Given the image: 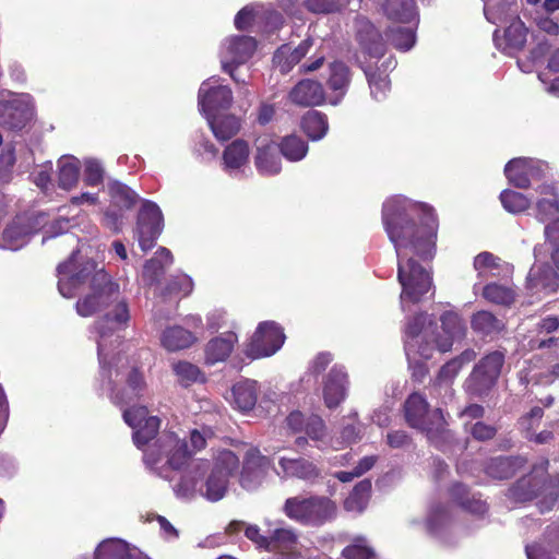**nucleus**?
Segmentation results:
<instances>
[{
    "mask_svg": "<svg viewBox=\"0 0 559 559\" xmlns=\"http://www.w3.org/2000/svg\"><path fill=\"white\" fill-rule=\"evenodd\" d=\"M58 289L66 298H72L76 290L91 278V292L76 301V312L91 317L98 311L104 314L96 320L91 333L97 343L102 388L110 400L120 406L136 400L144 390L142 373L135 367H128V359L114 350L120 344L121 332L131 319L129 305L121 295L119 285L104 270L96 271V264L73 252L70 259L57 267Z\"/></svg>",
    "mask_w": 559,
    "mask_h": 559,
    "instance_id": "f257e3e1",
    "label": "nucleus"
},
{
    "mask_svg": "<svg viewBox=\"0 0 559 559\" xmlns=\"http://www.w3.org/2000/svg\"><path fill=\"white\" fill-rule=\"evenodd\" d=\"M382 223L397 258V281L402 287L401 308L418 304L432 288L430 273L416 260L429 261L436 253L438 219L427 204L402 195L385 200Z\"/></svg>",
    "mask_w": 559,
    "mask_h": 559,
    "instance_id": "f03ea898",
    "label": "nucleus"
},
{
    "mask_svg": "<svg viewBox=\"0 0 559 559\" xmlns=\"http://www.w3.org/2000/svg\"><path fill=\"white\" fill-rule=\"evenodd\" d=\"M123 419L133 430L134 444L143 450L145 465L167 480H171V471H180L206 444L204 435L197 429L190 432V447L186 437L181 438L175 431H164L150 443L158 432L160 420L157 416H147V409L143 406L124 409Z\"/></svg>",
    "mask_w": 559,
    "mask_h": 559,
    "instance_id": "7ed1b4c3",
    "label": "nucleus"
},
{
    "mask_svg": "<svg viewBox=\"0 0 559 559\" xmlns=\"http://www.w3.org/2000/svg\"><path fill=\"white\" fill-rule=\"evenodd\" d=\"M442 333H439L437 323L427 313H419L408 319L405 328L404 348L408 361L419 366V360L431 358L433 350L447 353L451 350L454 342L465 337L467 328L462 316L454 310H447L440 316Z\"/></svg>",
    "mask_w": 559,
    "mask_h": 559,
    "instance_id": "20e7f679",
    "label": "nucleus"
},
{
    "mask_svg": "<svg viewBox=\"0 0 559 559\" xmlns=\"http://www.w3.org/2000/svg\"><path fill=\"white\" fill-rule=\"evenodd\" d=\"M239 459L229 450H222L214 457L210 475L203 483L209 464L203 460H192V456L182 466L186 467L178 484L174 485L175 495L181 499H191L198 492L210 501L221 500L229 484V477L238 469Z\"/></svg>",
    "mask_w": 559,
    "mask_h": 559,
    "instance_id": "39448f33",
    "label": "nucleus"
},
{
    "mask_svg": "<svg viewBox=\"0 0 559 559\" xmlns=\"http://www.w3.org/2000/svg\"><path fill=\"white\" fill-rule=\"evenodd\" d=\"M283 512L288 519L302 525L321 526L335 518L336 504L323 496H296L286 499Z\"/></svg>",
    "mask_w": 559,
    "mask_h": 559,
    "instance_id": "423d86ee",
    "label": "nucleus"
},
{
    "mask_svg": "<svg viewBox=\"0 0 559 559\" xmlns=\"http://www.w3.org/2000/svg\"><path fill=\"white\" fill-rule=\"evenodd\" d=\"M404 417L407 425L417 429L429 439L444 430L445 420L440 408L429 411L426 399L419 393L411 394L404 403Z\"/></svg>",
    "mask_w": 559,
    "mask_h": 559,
    "instance_id": "0eeeda50",
    "label": "nucleus"
},
{
    "mask_svg": "<svg viewBox=\"0 0 559 559\" xmlns=\"http://www.w3.org/2000/svg\"><path fill=\"white\" fill-rule=\"evenodd\" d=\"M255 49L257 41L253 37L235 35L225 38L219 50L222 70L228 73L235 83L246 85L247 76L240 75L236 70L249 61Z\"/></svg>",
    "mask_w": 559,
    "mask_h": 559,
    "instance_id": "6e6552de",
    "label": "nucleus"
},
{
    "mask_svg": "<svg viewBox=\"0 0 559 559\" xmlns=\"http://www.w3.org/2000/svg\"><path fill=\"white\" fill-rule=\"evenodd\" d=\"M504 364V353L495 350L486 355L473 369L465 381L466 392L475 397L489 393L496 384Z\"/></svg>",
    "mask_w": 559,
    "mask_h": 559,
    "instance_id": "1a4fd4ad",
    "label": "nucleus"
},
{
    "mask_svg": "<svg viewBox=\"0 0 559 559\" xmlns=\"http://www.w3.org/2000/svg\"><path fill=\"white\" fill-rule=\"evenodd\" d=\"M285 342L283 329L274 321H265L258 325L246 355L251 359L270 357L281 349Z\"/></svg>",
    "mask_w": 559,
    "mask_h": 559,
    "instance_id": "9d476101",
    "label": "nucleus"
},
{
    "mask_svg": "<svg viewBox=\"0 0 559 559\" xmlns=\"http://www.w3.org/2000/svg\"><path fill=\"white\" fill-rule=\"evenodd\" d=\"M163 214L159 206L148 200L141 204L135 234L140 248L145 252L152 249L163 230Z\"/></svg>",
    "mask_w": 559,
    "mask_h": 559,
    "instance_id": "9b49d317",
    "label": "nucleus"
},
{
    "mask_svg": "<svg viewBox=\"0 0 559 559\" xmlns=\"http://www.w3.org/2000/svg\"><path fill=\"white\" fill-rule=\"evenodd\" d=\"M110 205L105 213V224L114 231H119L123 225L124 212L136 203L138 194L120 181L108 182Z\"/></svg>",
    "mask_w": 559,
    "mask_h": 559,
    "instance_id": "f8f14e48",
    "label": "nucleus"
},
{
    "mask_svg": "<svg viewBox=\"0 0 559 559\" xmlns=\"http://www.w3.org/2000/svg\"><path fill=\"white\" fill-rule=\"evenodd\" d=\"M198 99L200 111L205 117L213 116L231 106L233 92L227 85L221 83L219 78L213 76L201 84Z\"/></svg>",
    "mask_w": 559,
    "mask_h": 559,
    "instance_id": "ddd939ff",
    "label": "nucleus"
},
{
    "mask_svg": "<svg viewBox=\"0 0 559 559\" xmlns=\"http://www.w3.org/2000/svg\"><path fill=\"white\" fill-rule=\"evenodd\" d=\"M34 116L33 97L22 93L13 95L8 100L0 102V126L21 130Z\"/></svg>",
    "mask_w": 559,
    "mask_h": 559,
    "instance_id": "4468645a",
    "label": "nucleus"
},
{
    "mask_svg": "<svg viewBox=\"0 0 559 559\" xmlns=\"http://www.w3.org/2000/svg\"><path fill=\"white\" fill-rule=\"evenodd\" d=\"M277 465L275 473L282 479L296 478L312 485L323 478L321 468L313 461L302 456L280 455Z\"/></svg>",
    "mask_w": 559,
    "mask_h": 559,
    "instance_id": "2eb2a0df",
    "label": "nucleus"
},
{
    "mask_svg": "<svg viewBox=\"0 0 559 559\" xmlns=\"http://www.w3.org/2000/svg\"><path fill=\"white\" fill-rule=\"evenodd\" d=\"M249 144L237 139L228 144L223 152V170L233 178L247 177L249 167Z\"/></svg>",
    "mask_w": 559,
    "mask_h": 559,
    "instance_id": "dca6fc26",
    "label": "nucleus"
},
{
    "mask_svg": "<svg viewBox=\"0 0 559 559\" xmlns=\"http://www.w3.org/2000/svg\"><path fill=\"white\" fill-rule=\"evenodd\" d=\"M348 376L344 367L335 365L324 377L322 396L328 408L332 409L343 403L348 390Z\"/></svg>",
    "mask_w": 559,
    "mask_h": 559,
    "instance_id": "f3484780",
    "label": "nucleus"
},
{
    "mask_svg": "<svg viewBox=\"0 0 559 559\" xmlns=\"http://www.w3.org/2000/svg\"><path fill=\"white\" fill-rule=\"evenodd\" d=\"M269 466V459L258 449L248 450L240 473L241 487L247 490L257 489L262 484Z\"/></svg>",
    "mask_w": 559,
    "mask_h": 559,
    "instance_id": "a211bd4d",
    "label": "nucleus"
},
{
    "mask_svg": "<svg viewBox=\"0 0 559 559\" xmlns=\"http://www.w3.org/2000/svg\"><path fill=\"white\" fill-rule=\"evenodd\" d=\"M267 551L277 555L275 559H298L299 552L296 551L298 535L292 527L276 526L269 527Z\"/></svg>",
    "mask_w": 559,
    "mask_h": 559,
    "instance_id": "6ab92c4d",
    "label": "nucleus"
},
{
    "mask_svg": "<svg viewBox=\"0 0 559 559\" xmlns=\"http://www.w3.org/2000/svg\"><path fill=\"white\" fill-rule=\"evenodd\" d=\"M35 231L36 228L31 216H16L3 230V248L12 251L23 248Z\"/></svg>",
    "mask_w": 559,
    "mask_h": 559,
    "instance_id": "aec40b11",
    "label": "nucleus"
},
{
    "mask_svg": "<svg viewBox=\"0 0 559 559\" xmlns=\"http://www.w3.org/2000/svg\"><path fill=\"white\" fill-rule=\"evenodd\" d=\"M527 288L533 294L549 296L559 289V272L552 270L549 264L535 263L527 276Z\"/></svg>",
    "mask_w": 559,
    "mask_h": 559,
    "instance_id": "412c9836",
    "label": "nucleus"
},
{
    "mask_svg": "<svg viewBox=\"0 0 559 559\" xmlns=\"http://www.w3.org/2000/svg\"><path fill=\"white\" fill-rule=\"evenodd\" d=\"M396 67V61L393 57H389L382 61L380 67L373 69L371 66L365 67L364 72L367 78L370 94L376 100H382L386 97L390 91L389 72Z\"/></svg>",
    "mask_w": 559,
    "mask_h": 559,
    "instance_id": "4be33fe9",
    "label": "nucleus"
},
{
    "mask_svg": "<svg viewBox=\"0 0 559 559\" xmlns=\"http://www.w3.org/2000/svg\"><path fill=\"white\" fill-rule=\"evenodd\" d=\"M504 174L516 188H528L531 180L538 174L537 162L527 157L513 158L506 165Z\"/></svg>",
    "mask_w": 559,
    "mask_h": 559,
    "instance_id": "5701e85b",
    "label": "nucleus"
},
{
    "mask_svg": "<svg viewBox=\"0 0 559 559\" xmlns=\"http://www.w3.org/2000/svg\"><path fill=\"white\" fill-rule=\"evenodd\" d=\"M254 165L262 176H275L282 169L281 158L277 155V147L266 139L257 141Z\"/></svg>",
    "mask_w": 559,
    "mask_h": 559,
    "instance_id": "b1692460",
    "label": "nucleus"
},
{
    "mask_svg": "<svg viewBox=\"0 0 559 559\" xmlns=\"http://www.w3.org/2000/svg\"><path fill=\"white\" fill-rule=\"evenodd\" d=\"M526 38L527 28L518 16L510 21V25L504 31L502 38L499 37L498 29L493 33L496 46L507 53L522 49L526 43Z\"/></svg>",
    "mask_w": 559,
    "mask_h": 559,
    "instance_id": "393cba45",
    "label": "nucleus"
},
{
    "mask_svg": "<svg viewBox=\"0 0 559 559\" xmlns=\"http://www.w3.org/2000/svg\"><path fill=\"white\" fill-rule=\"evenodd\" d=\"M238 342V336L235 332L228 331L218 336L211 338L205 346V362L207 365H215L225 361L234 350Z\"/></svg>",
    "mask_w": 559,
    "mask_h": 559,
    "instance_id": "a878e982",
    "label": "nucleus"
},
{
    "mask_svg": "<svg viewBox=\"0 0 559 559\" xmlns=\"http://www.w3.org/2000/svg\"><path fill=\"white\" fill-rule=\"evenodd\" d=\"M357 39L362 49L373 58H381L385 52V44L378 29L367 20H357Z\"/></svg>",
    "mask_w": 559,
    "mask_h": 559,
    "instance_id": "bb28decb",
    "label": "nucleus"
},
{
    "mask_svg": "<svg viewBox=\"0 0 559 559\" xmlns=\"http://www.w3.org/2000/svg\"><path fill=\"white\" fill-rule=\"evenodd\" d=\"M94 559H150L136 549L119 538L103 540L96 548Z\"/></svg>",
    "mask_w": 559,
    "mask_h": 559,
    "instance_id": "cd10ccee",
    "label": "nucleus"
},
{
    "mask_svg": "<svg viewBox=\"0 0 559 559\" xmlns=\"http://www.w3.org/2000/svg\"><path fill=\"white\" fill-rule=\"evenodd\" d=\"M312 44V39L307 37L295 48H293L290 45L281 46L274 53V66L278 68L282 73L289 72L293 67L309 52Z\"/></svg>",
    "mask_w": 559,
    "mask_h": 559,
    "instance_id": "c85d7f7f",
    "label": "nucleus"
},
{
    "mask_svg": "<svg viewBox=\"0 0 559 559\" xmlns=\"http://www.w3.org/2000/svg\"><path fill=\"white\" fill-rule=\"evenodd\" d=\"M289 99L299 106H319L324 102V90L317 81L301 80L289 92Z\"/></svg>",
    "mask_w": 559,
    "mask_h": 559,
    "instance_id": "c756f323",
    "label": "nucleus"
},
{
    "mask_svg": "<svg viewBox=\"0 0 559 559\" xmlns=\"http://www.w3.org/2000/svg\"><path fill=\"white\" fill-rule=\"evenodd\" d=\"M258 394V381L252 379H241L231 386V403L235 408L240 412H249L255 406Z\"/></svg>",
    "mask_w": 559,
    "mask_h": 559,
    "instance_id": "7c9ffc66",
    "label": "nucleus"
},
{
    "mask_svg": "<svg viewBox=\"0 0 559 559\" xmlns=\"http://www.w3.org/2000/svg\"><path fill=\"white\" fill-rule=\"evenodd\" d=\"M537 191L540 197L536 202V218L544 223L559 214V195L550 183L542 185Z\"/></svg>",
    "mask_w": 559,
    "mask_h": 559,
    "instance_id": "2f4dec72",
    "label": "nucleus"
},
{
    "mask_svg": "<svg viewBox=\"0 0 559 559\" xmlns=\"http://www.w3.org/2000/svg\"><path fill=\"white\" fill-rule=\"evenodd\" d=\"M350 82V74L348 67L340 61L330 64V75L328 79L329 88L335 93L334 96L329 98L331 105H337L346 94L347 87Z\"/></svg>",
    "mask_w": 559,
    "mask_h": 559,
    "instance_id": "473e14b6",
    "label": "nucleus"
},
{
    "mask_svg": "<svg viewBox=\"0 0 559 559\" xmlns=\"http://www.w3.org/2000/svg\"><path fill=\"white\" fill-rule=\"evenodd\" d=\"M473 332L481 337L493 338L506 328L504 322L487 310H479L471 317Z\"/></svg>",
    "mask_w": 559,
    "mask_h": 559,
    "instance_id": "72a5a7b5",
    "label": "nucleus"
},
{
    "mask_svg": "<svg viewBox=\"0 0 559 559\" xmlns=\"http://www.w3.org/2000/svg\"><path fill=\"white\" fill-rule=\"evenodd\" d=\"M383 12L391 21L400 23H418V10L414 0H386Z\"/></svg>",
    "mask_w": 559,
    "mask_h": 559,
    "instance_id": "f704fd0d",
    "label": "nucleus"
},
{
    "mask_svg": "<svg viewBox=\"0 0 559 559\" xmlns=\"http://www.w3.org/2000/svg\"><path fill=\"white\" fill-rule=\"evenodd\" d=\"M484 14L492 24H503L518 15V7L511 0H483Z\"/></svg>",
    "mask_w": 559,
    "mask_h": 559,
    "instance_id": "c9c22d12",
    "label": "nucleus"
},
{
    "mask_svg": "<svg viewBox=\"0 0 559 559\" xmlns=\"http://www.w3.org/2000/svg\"><path fill=\"white\" fill-rule=\"evenodd\" d=\"M197 342V336L189 330L173 325L166 328L160 336V343L169 352H177L190 347Z\"/></svg>",
    "mask_w": 559,
    "mask_h": 559,
    "instance_id": "e433bc0d",
    "label": "nucleus"
},
{
    "mask_svg": "<svg viewBox=\"0 0 559 559\" xmlns=\"http://www.w3.org/2000/svg\"><path fill=\"white\" fill-rule=\"evenodd\" d=\"M205 118L213 134L219 141L229 140L240 129L239 119L230 114H215Z\"/></svg>",
    "mask_w": 559,
    "mask_h": 559,
    "instance_id": "4c0bfd02",
    "label": "nucleus"
},
{
    "mask_svg": "<svg viewBox=\"0 0 559 559\" xmlns=\"http://www.w3.org/2000/svg\"><path fill=\"white\" fill-rule=\"evenodd\" d=\"M451 523V516L447 506L433 504L425 522L427 533L436 538H442Z\"/></svg>",
    "mask_w": 559,
    "mask_h": 559,
    "instance_id": "58836bf2",
    "label": "nucleus"
},
{
    "mask_svg": "<svg viewBox=\"0 0 559 559\" xmlns=\"http://www.w3.org/2000/svg\"><path fill=\"white\" fill-rule=\"evenodd\" d=\"M173 263V254L167 248H159L156 255L144 264L142 277L143 281L153 285L158 282L159 277L164 273V269Z\"/></svg>",
    "mask_w": 559,
    "mask_h": 559,
    "instance_id": "ea45409f",
    "label": "nucleus"
},
{
    "mask_svg": "<svg viewBox=\"0 0 559 559\" xmlns=\"http://www.w3.org/2000/svg\"><path fill=\"white\" fill-rule=\"evenodd\" d=\"M547 546L539 544L527 545V559H554L551 552L559 554V524H554L546 532Z\"/></svg>",
    "mask_w": 559,
    "mask_h": 559,
    "instance_id": "a19ab883",
    "label": "nucleus"
},
{
    "mask_svg": "<svg viewBox=\"0 0 559 559\" xmlns=\"http://www.w3.org/2000/svg\"><path fill=\"white\" fill-rule=\"evenodd\" d=\"M80 160L74 156H62L58 160V183L61 189L71 190L79 181Z\"/></svg>",
    "mask_w": 559,
    "mask_h": 559,
    "instance_id": "79ce46f5",
    "label": "nucleus"
},
{
    "mask_svg": "<svg viewBox=\"0 0 559 559\" xmlns=\"http://www.w3.org/2000/svg\"><path fill=\"white\" fill-rule=\"evenodd\" d=\"M301 128L310 140L319 141L328 133V118L320 111L310 110L302 117Z\"/></svg>",
    "mask_w": 559,
    "mask_h": 559,
    "instance_id": "37998d69",
    "label": "nucleus"
},
{
    "mask_svg": "<svg viewBox=\"0 0 559 559\" xmlns=\"http://www.w3.org/2000/svg\"><path fill=\"white\" fill-rule=\"evenodd\" d=\"M371 481L364 479L359 481L344 501V509L353 513H361L370 498Z\"/></svg>",
    "mask_w": 559,
    "mask_h": 559,
    "instance_id": "c03bdc74",
    "label": "nucleus"
},
{
    "mask_svg": "<svg viewBox=\"0 0 559 559\" xmlns=\"http://www.w3.org/2000/svg\"><path fill=\"white\" fill-rule=\"evenodd\" d=\"M451 496L464 510L474 514H484L487 511V504L479 497L472 495L469 497L467 488L462 484H455L451 488Z\"/></svg>",
    "mask_w": 559,
    "mask_h": 559,
    "instance_id": "a18cd8bd",
    "label": "nucleus"
},
{
    "mask_svg": "<svg viewBox=\"0 0 559 559\" xmlns=\"http://www.w3.org/2000/svg\"><path fill=\"white\" fill-rule=\"evenodd\" d=\"M281 154L289 162H299L308 153V143L298 135L284 136L277 145Z\"/></svg>",
    "mask_w": 559,
    "mask_h": 559,
    "instance_id": "49530a36",
    "label": "nucleus"
},
{
    "mask_svg": "<svg viewBox=\"0 0 559 559\" xmlns=\"http://www.w3.org/2000/svg\"><path fill=\"white\" fill-rule=\"evenodd\" d=\"M559 376V364L552 366V369L547 373L537 369L536 365L530 361L528 367H523L519 371V380L522 384H547L554 381Z\"/></svg>",
    "mask_w": 559,
    "mask_h": 559,
    "instance_id": "de8ad7c7",
    "label": "nucleus"
},
{
    "mask_svg": "<svg viewBox=\"0 0 559 559\" xmlns=\"http://www.w3.org/2000/svg\"><path fill=\"white\" fill-rule=\"evenodd\" d=\"M227 530L230 534L238 533L243 530L245 536L251 540L257 548L267 551L269 533L266 535L262 534L258 525L247 524L241 521H234L228 525Z\"/></svg>",
    "mask_w": 559,
    "mask_h": 559,
    "instance_id": "09e8293b",
    "label": "nucleus"
},
{
    "mask_svg": "<svg viewBox=\"0 0 559 559\" xmlns=\"http://www.w3.org/2000/svg\"><path fill=\"white\" fill-rule=\"evenodd\" d=\"M486 473L495 479H507L515 473V459L498 456L491 459L486 465Z\"/></svg>",
    "mask_w": 559,
    "mask_h": 559,
    "instance_id": "8fccbe9b",
    "label": "nucleus"
},
{
    "mask_svg": "<svg viewBox=\"0 0 559 559\" xmlns=\"http://www.w3.org/2000/svg\"><path fill=\"white\" fill-rule=\"evenodd\" d=\"M483 297L489 302L507 306L513 302L515 293L507 285L490 283L483 288Z\"/></svg>",
    "mask_w": 559,
    "mask_h": 559,
    "instance_id": "3c124183",
    "label": "nucleus"
},
{
    "mask_svg": "<svg viewBox=\"0 0 559 559\" xmlns=\"http://www.w3.org/2000/svg\"><path fill=\"white\" fill-rule=\"evenodd\" d=\"M173 371L182 386H189L203 380L200 368L189 361L180 360L173 364Z\"/></svg>",
    "mask_w": 559,
    "mask_h": 559,
    "instance_id": "603ef678",
    "label": "nucleus"
},
{
    "mask_svg": "<svg viewBox=\"0 0 559 559\" xmlns=\"http://www.w3.org/2000/svg\"><path fill=\"white\" fill-rule=\"evenodd\" d=\"M500 201L506 211L518 214L526 211L531 206V200L523 193L513 190H503L500 193Z\"/></svg>",
    "mask_w": 559,
    "mask_h": 559,
    "instance_id": "864d4df0",
    "label": "nucleus"
},
{
    "mask_svg": "<svg viewBox=\"0 0 559 559\" xmlns=\"http://www.w3.org/2000/svg\"><path fill=\"white\" fill-rule=\"evenodd\" d=\"M543 417L544 409L539 406H534L519 418L518 428L525 439H527L537 430V428L540 426Z\"/></svg>",
    "mask_w": 559,
    "mask_h": 559,
    "instance_id": "5fc2aeb1",
    "label": "nucleus"
},
{
    "mask_svg": "<svg viewBox=\"0 0 559 559\" xmlns=\"http://www.w3.org/2000/svg\"><path fill=\"white\" fill-rule=\"evenodd\" d=\"M342 555L346 559H378L367 539L360 536L356 537L350 545L345 547Z\"/></svg>",
    "mask_w": 559,
    "mask_h": 559,
    "instance_id": "6e6d98bb",
    "label": "nucleus"
},
{
    "mask_svg": "<svg viewBox=\"0 0 559 559\" xmlns=\"http://www.w3.org/2000/svg\"><path fill=\"white\" fill-rule=\"evenodd\" d=\"M388 37L392 45L400 50H409L416 41L415 31L412 27L391 28Z\"/></svg>",
    "mask_w": 559,
    "mask_h": 559,
    "instance_id": "4d7b16f0",
    "label": "nucleus"
},
{
    "mask_svg": "<svg viewBox=\"0 0 559 559\" xmlns=\"http://www.w3.org/2000/svg\"><path fill=\"white\" fill-rule=\"evenodd\" d=\"M104 167L99 160L87 158L84 162V182L90 187H97L104 180Z\"/></svg>",
    "mask_w": 559,
    "mask_h": 559,
    "instance_id": "13d9d810",
    "label": "nucleus"
},
{
    "mask_svg": "<svg viewBox=\"0 0 559 559\" xmlns=\"http://www.w3.org/2000/svg\"><path fill=\"white\" fill-rule=\"evenodd\" d=\"M15 164L14 150L11 146L5 147L0 154V181L9 182L12 179V168Z\"/></svg>",
    "mask_w": 559,
    "mask_h": 559,
    "instance_id": "bf43d9fd",
    "label": "nucleus"
},
{
    "mask_svg": "<svg viewBox=\"0 0 559 559\" xmlns=\"http://www.w3.org/2000/svg\"><path fill=\"white\" fill-rule=\"evenodd\" d=\"M307 436L314 441H322L325 437V425L318 415H311L307 418L305 430Z\"/></svg>",
    "mask_w": 559,
    "mask_h": 559,
    "instance_id": "052dcab7",
    "label": "nucleus"
},
{
    "mask_svg": "<svg viewBox=\"0 0 559 559\" xmlns=\"http://www.w3.org/2000/svg\"><path fill=\"white\" fill-rule=\"evenodd\" d=\"M259 16L260 11L258 7L247 5L242 8L235 16V26L240 31L246 29L251 25V23L258 22Z\"/></svg>",
    "mask_w": 559,
    "mask_h": 559,
    "instance_id": "680f3d73",
    "label": "nucleus"
},
{
    "mask_svg": "<svg viewBox=\"0 0 559 559\" xmlns=\"http://www.w3.org/2000/svg\"><path fill=\"white\" fill-rule=\"evenodd\" d=\"M192 289L193 282L191 277L186 274L174 276L167 287L169 294H181L182 296L189 295Z\"/></svg>",
    "mask_w": 559,
    "mask_h": 559,
    "instance_id": "e2e57ef3",
    "label": "nucleus"
},
{
    "mask_svg": "<svg viewBox=\"0 0 559 559\" xmlns=\"http://www.w3.org/2000/svg\"><path fill=\"white\" fill-rule=\"evenodd\" d=\"M258 9L260 11V16L258 19V22H264L267 31H271V32L275 31L283 25V23H284L283 15L281 13H278L277 11H275L273 9H265L262 5H258Z\"/></svg>",
    "mask_w": 559,
    "mask_h": 559,
    "instance_id": "0e129e2a",
    "label": "nucleus"
},
{
    "mask_svg": "<svg viewBox=\"0 0 559 559\" xmlns=\"http://www.w3.org/2000/svg\"><path fill=\"white\" fill-rule=\"evenodd\" d=\"M305 7L308 11L316 14H329L340 10L336 0H305Z\"/></svg>",
    "mask_w": 559,
    "mask_h": 559,
    "instance_id": "69168bd1",
    "label": "nucleus"
},
{
    "mask_svg": "<svg viewBox=\"0 0 559 559\" xmlns=\"http://www.w3.org/2000/svg\"><path fill=\"white\" fill-rule=\"evenodd\" d=\"M466 430L471 432V435L479 441H486L495 437L497 430L493 426L487 425L483 421H477L471 426L465 424Z\"/></svg>",
    "mask_w": 559,
    "mask_h": 559,
    "instance_id": "338daca9",
    "label": "nucleus"
},
{
    "mask_svg": "<svg viewBox=\"0 0 559 559\" xmlns=\"http://www.w3.org/2000/svg\"><path fill=\"white\" fill-rule=\"evenodd\" d=\"M462 367L460 366L459 360H455L454 358L448 361L445 365H443L439 371L438 378H437V384L448 385L460 372Z\"/></svg>",
    "mask_w": 559,
    "mask_h": 559,
    "instance_id": "774afa93",
    "label": "nucleus"
}]
</instances>
